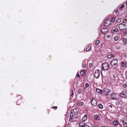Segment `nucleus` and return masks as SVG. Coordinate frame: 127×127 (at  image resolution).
<instances>
[{"mask_svg":"<svg viewBox=\"0 0 127 127\" xmlns=\"http://www.w3.org/2000/svg\"><path fill=\"white\" fill-rule=\"evenodd\" d=\"M122 97H125L126 96V94L125 92H122L120 95Z\"/></svg>","mask_w":127,"mask_h":127,"instance_id":"obj_9","label":"nucleus"},{"mask_svg":"<svg viewBox=\"0 0 127 127\" xmlns=\"http://www.w3.org/2000/svg\"><path fill=\"white\" fill-rule=\"evenodd\" d=\"M109 106L111 108H112V106L111 105H109Z\"/></svg>","mask_w":127,"mask_h":127,"instance_id":"obj_42","label":"nucleus"},{"mask_svg":"<svg viewBox=\"0 0 127 127\" xmlns=\"http://www.w3.org/2000/svg\"><path fill=\"white\" fill-rule=\"evenodd\" d=\"M84 127H90L88 125L85 124Z\"/></svg>","mask_w":127,"mask_h":127,"instance_id":"obj_35","label":"nucleus"},{"mask_svg":"<svg viewBox=\"0 0 127 127\" xmlns=\"http://www.w3.org/2000/svg\"><path fill=\"white\" fill-rule=\"evenodd\" d=\"M126 17L127 18V14L126 15Z\"/></svg>","mask_w":127,"mask_h":127,"instance_id":"obj_46","label":"nucleus"},{"mask_svg":"<svg viewBox=\"0 0 127 127\" xmlns=\"http://www.w3.org/2000/svg\"><path fill=\"white\" fill-rule=\"evenodd\" d=\"M85 124L81 122L79 124V125L80 127H84Z\"/></svg>","mask_w":127,"mask_h":127,"instance_id":"obj_21","label":"nucleus"},{"mask_svg":"<svg viewBox=\"0 0 127 127\" xmlns=\"http://www.w3.org/2000/svg\"><path fill=\"white\" fill-rule=\"evenodd\" d=\"M113 125L115 126H116L118 125V123L117 120H114L113 122Z\"/></svg>","mask_w":127,"mask_h":127,"instance_id":"obj_16","label":"nucleus"},{"mask_svg":"<svg viewBox=\"0 0 127 127\" xmlns=\"http://www.w3.org/2000/svg\"><path fill=\"white\" fill-rule=\"evenodd\" d=\"M117 60L116 59L112 60L110 63L111 65L112 66H114L116 65L117 63Z\"/></svg>","mask_w":127,"mask_h":127,"instance_id":"obj_4","label":"nucleus"},{"mask_svg":"<svg viewBox=\"0 0 127 127\" xmlns=\"http://www.w3.org/2000/svg\"><path fill=\"white\" fill-rule=\"evenodd\" d=\"M98 107L100 109H102L103 108V106L101 104H99L98 105Z\"/></svg>","mask_w":127,"mask_h":127,"instance_id":"obj_25","label":"nucleus"},{"mask_svg":"<svg viewBox=\"0 0 127 127\" xmlns=\"http://www.w3.org/2000/svg\"><path fill=\"white\" fill-rule=\"evenodd\" d=\"M85 61H86V60H85L83 61V63H84L85 62Z\"/></svg>","mask_w":127,"mask_h":127,"instance_id":"obj_43","label":"nucleus"},{"mask_svg":"<svg viewBox=\"0 0 127 127\" xmlns=\"http://www.w3.org/2000/svg\"><path fill=\"white\" fill-rule=\"evenodd\" d=\"M89 87V84L88 83H86L85 85V88H87Z\"/></svg>","mask_w":127,"mask_h":127,"instance_id":"obj_30","label":"nucleus"},{"mask_svg":"<svg viewBox=\"0 0 127 127\" xmlns=\"http://www.w3.org/2000/svg\"><path fill=\"white\" fill-rule=\"evenodd\" d=\"M121 65L123 67H125L126 65V63L125 62H122L121 63Z\"/></svg>","mask_w":127,"mask_h":127,"instance_id":"obj_20","label":"nucleus"},{"mask_svg":"<svg viewBox=\"0 0 127 127\" xmlns=\"http://www.w3.org/2000/svg\"><path fill=\"white\" fill-rule=\"evenodd\" d=\"M100 40H97L96 41L95 43V45L96 46L98 44L100 43Z\"/></svg>","mask_w":127,"mask_h":127,"instance_id":"obj_26","label":"nucleus"},{"mask_svg":"<svg viewBox=\"0 0 127 127\" xmlns=\"http://www.w3.org/2000/svg\"><path fill=\"white\" fill-rule=\"evenodd\" d=\"M115 19L114 17H112L111 18V21L112 22H114L115 21Z\"/></svg>","mask_w":127,"mask_h":127,"instance_id":"obj_34","label":"nucleus"},{"mask_svg":"<svg viewBox=\"0 0 127 127\" xmlns=\"http://www.w3.org/2000/svg\"><path fill=\"white\" fill-rule=\"evenodd\" d=\"M110 36L109 35H107L106 36V37L107 38H110Z\"/></svg>","mask_w":127,"mask_h":127,"instance_id":"obj_41","label":"nucleus"},{"mask_svg":"<svg viewBox=\"0 0 127 127\" xmlns=\"http://www.w3.org/2000/svg\"><path fill=\"white\" fill-rule=\"evenodd\" d=\"M126 5H127V1L126 2Z\"/></svg>","mask_w":127,"mask_h":127,"instance_id":"obj_48","label":"nucleus"},{"mask_svg":"<svg viewBox=\"0 0 127 127\" xmlns=\"http://www.w3.org/2000/svg\"><path fill=\"white\" fill-rule=\"evenodd\" d=\"M91 127H95V126H92Z\"/></svg>","mask_w":127,"mask_h":127,"instance_id":"obj_49","label":"nucleus"},{"mask_svg":"<svg viewBox=\"0 0 127 127\" xmlns=\"http://www.w3.org/2000/svg\"><path fill=\"white\" fill-rule=\"evenodd\" d=\"M111 22L110 20L108 19H106L104 22V25L105 26H107L110 24Z\"/></svg>","mask_w":127,"mask_h":127,"instance_id":"obj_7","label":"nucleus"},{"mask_svg":"<svg viewBox=\"0 0 127 127\" xmlns=\"http://www.w3.org/2000/svg\"><path fill=\"white\" fill-rule=\"evenodd\" d=\"M91 46H88V47L86 49V50L87 51H90V50Z\"/></svg>","mask_w":127,"mask_h":127,"instance_id":"obj_29","label":"nucleus"},{"mask_svg":"<svg viewBox=\"0 0 127 127\" xmlns=\"http://www.w3.org/2000/svg\"><path fill=\"white\" fill-rule=\"evenodd\" d=\"M124 4H123L121 6H119L118 7V8L120 10L122 9L124 7Z\"/></svg>","mask_w":127,"mask_h":127,"instance_id":"obj_23","label":"nucleus"},{"mask_svg":"<svg viewBox=\"0 0 127 127\" xmlns=\"http://www.w3.org/2000/svg\"><path fill=\"white\" fill-rule=\"evenodd\" d=\"M118 31V29H113L112 30L111 32L112 33L117 32Z\"/></svg>","mask_w":127,"mask_h":127,"instance_id":"obj_22","label":"nucleus"},{"mask_svg":"<svg viewBox=\"0 0 127 127\" xmlns=\"http://www.w3.org/2000/svg\"><path fill=\"white\" fill-rule=\"evenodd\" d=\"M82 67H85L86 66V65H85V64H82Z\"/></svg>","mask_w":127,"mask_h":127,"instance_id":"obj_39","label":"nucleus"},{"mask_svg":"<svg viewBox=\"0 0 127 127\" xmlns=\"http://www.w3.org/2000/svg\"><path fill=\"white\" fill-rule=\"evenodd\" d=\"M111 90L107 88H105L102 91V93L105 95H108L110 92Z\"/></svg>","mask_w":127,"mask_h":127,"instance_id":"obj_3","label":"nucleus"},{"mask_svg":"<svg viewBox=\"0 0 127 127\" xmlns=\"http://www.w3.org/2000/svg\"><path fill=\"white\" fill-rule=\"evenodd\" d=\"M73 111L74 114H76L78 113V109L77 108H75L73 110Z\"/></svg>","mask_w":127,"mask_h":127,"instance_id":"obj_12","label":"nucleus"},{"mask_svg":"<svg viewBox=\"0 0 127 127\" xmlns=\"http://www.w3.org/2000/svg\"><path fill=\"white\" fill-rule=\"evenodd\" d=\"M100 75V73L99 70L97 69L95 71V73L94 76L95 78H98L99 77Z\"/></svg>","mask_w":127,"mask_h":127,"instance_id":"obj_5","label":"nucleus"},{"mask_svg":"<svg viewBox=\"0 0 127 127\" xmlns=\"http://www.w3.org/2000/svg\"><path fill=\"white\" fill-rule=\"evenodd\" d=\"M119 28L121 30H123L127 29V22L125 21L122 22L119 24Z\"/></svg>","mask_w":127,"mask_h":127,"instance_id":"obj_1","label":"nucleus"},{"mask_svg":"<svg viewBox=\"0 0 127 127\" xmlns=\"http://www.w3.org/2000/svg\"><path fill=\"white\" fill-rule=\"evenodd\" d=\"M84 104V103L82 102L81 101L78 102L77 103V105L79 106H81Z\"/></svg>","mask_w":127,"mask_h":127,"instance_id":"obj_14","label":"nucleus"},{"mask_svg":"<svg viewBox=\"0 0 127 127\" xmlns=\"http://www.w3.org/2000/svg\"><path fill=\"white\" fill-rule=\"evenodd\" d=\"M51 108L56 109L57 108V106H53V107H51Z\"/></svg>","mask_w":127,"mask_h":127,"instance_id":"obj_36","label":"nucleus"},{"mask_svg":"<svg viewBox=\"0 0 127 127\" xmlns=\"http://www.w3.org/2000/svg\"><path fill=\"white\" fill-rule=\"evenodd\" d=\"M85 71L84 70H82L80 72V74L82 76H84L85 75Z\"/></svg>","mask_w":127,"mask_h":127,"instance_id":"obj_17","label":"nucleus"},{"mask_svg":"<svg viewBox=\"0 0 127 127\" xmlns=\"http://www.w3.org/2000/svg\"><path fill=\"white\" fill-rule=\"evenodd\" d=\"M108 31V30L106 28H103L101 30V32L103 34L106 33Z\"/></svg>","mask_w":127,"mask_h":127,"instance_id":"obj_8","label":"nucleus"},{"mask_svg":"<svg viewBox=\"0 0 127 127\" xmlns=\"http://www.w3.org/2000/svg\"><path fill=\"white\" fill-rule=\"evenodd\" d=\"M123 86L124 88H126L127 87V85L126 84L124 85Z\"/></svg>","mask_w":127,"mask_h":127,"instance_id":"obj_40","label":"nucleus"},{"mask_svg":"<svg viewBox=\"0 0 127 127\" xmlns=\"http://www.w3.org/2000/svg\"><path fill=\"white\" fill-rule=\"evenodd\" d=\"M73 114H72L71 113L70 114V119H69V121H71L72 120V118L73 117Z\"/></svg>","mask_w":127,"mask_h":127,"instance_id":"obj_28","label":"nucleus"},{"mask_svg":"<svg viewBox=\"0 0 127 127\" xmlns=\"http://www.w3.org/2000/svg\"><path fill=\"white\" fill-rule=\"evenodd\" d=\"M64 127H66V126H65Z\"/></svg>","mask_w":127,"mask_h":127,"instance_id":"obj_51","label":"nucleus"},{"mask_svg":"<svg viewBox=\"0 0 127 127\" xmlns=\"http://www.w3.org/2000/svg\"><path fill=\"white\" fill-rule=\"evenodd\" d=\"M123 125V126L125 127H127V122L124 123Z\"/></svg>","mask_w":127,"mask_h":127,"instance_id":"obj_32","label":"nucleus"},{"mask_svg":"<svg viewBox=\"0 0 127 127\" xmlns=\"http://www.w3.org/2000/svg\"><path fill=\"white\" fill-rule=\"evenodd\" d=\"M111 97L112 99H113L116 100L117 99L116 96L115 94H111Z\"/></svg>","mask_w":127,"mask_h":127,"instance_id":"obj_10","label":"nucleus"},{"mask_svg":"<svg viewBox=\"0 0 127 127\" xmlns=\"http://www.w3.org/2000/svg\"><path fill=\"white\" fill-rule=\"evenodd\" d=\"M92 66V64H89V66L90 67H91Z\"/></svg>","mask_w":127,"mask_h":127,"instance_id":"obj_38","label":"nucleus"},{"mask_svg":"<svg viewBox=\"0 0 127 127\" xmlns=\"http://www.w3.org/2000/svg\"><path fill=\"white\" fill-rule=\"evenodd\" d=\"M91 101L92 104L93 106H95L96 105L97 103L96 101L94 98H92Z\"/></svg>","mask_w":127,"mask_h":127,"instance_id":"obj_6","label":"nucleus"},{"mask_svg":"<svg viewBox=\"0 0 127 127\" xmlns=\"http://www.w3.org/2000/svg\"><path fill=\"white\" fill-rule=\"evenodd\" d=\"M76 76L79 78L80 77V75H79V73H77V74L76 75Z\"/></svg>","mask_w":127,"mask_h":127,"instance_id":"obj_37","label":"nucleus"},{"mask_svg":"<svg viewBox=\"0 0 127 127\" xmlns=\"http://www.w3.org/2000/svg\"><path fill=\"white\" fill-rule=\"evenodd\" d=\"M71 93H70V96H71L72 97L73 96V90L72 89L71 91Z\"/></svg>","mask_w":127,"mask_h":127,"instance_id":"obj_31","label":"nucleus"},{"mask_svg":"<svg viewBox=\"0 0 127 127\" xmlns=\"http://www.w3.org/2000/svg\"><path fill=\"white\" fill-rule=\"evenodd\" d=\"M87 119V115L86 114H85L84 115L83 117L82 118V120L84 122H85Z\"/></svg>","mask_w":127,"mask_h":127,"instance_id":"obj_15","label":"nucleus"},{"mask_svg":"<svg viewBox=\"0 0 127 127\" xmlns=\"http://www.w3.org/2000/svg\"><path fill=\"white\" fill-rule=\"evenodd\" d=\"M94 119L96 120H99L100 119V117L99 116L97 115H95L94 116Z\"/></svg>","mask_w":127,"mask_h":127,"instance_id":"obj_11","label":"nucleus"},{"mask_svg":"<svg viewBox=\"0 0 127 127\" xmlns=\"http://www.w3.org/2000/svg\"><path fill=\"white\" fill-rule=\"evenodd\" d=\"M121 21V19L120 18H117L116 20L117 22L118 23H120Z\"/></svg>","mask_w":127,"mask_h":127,"instance_id":"obj_27","label":"nucleus"},{"mask_svg":"<svg viewBox=\"0 0 127 127\" xmlns=\"http://www.w3.org/2000/svg\"><path fill=\"white\" fill-rule=\"evenodd\" d=\"M118 37L117 35L115 36L114 37V39L115 41H117L118 40Z\"/></svg>","mask_w":127,"mask_h":127,"instance_id":"obj_24","label":"nucleus"},{"mask_svg":"<svg viewBox=\"0 0 127 127\" xmlns=\"http://www.w3.org/2000/svg\"><path fill=\"white\" fill-rule=\"evenodd\" d=\"M123 41L124 44H126L127 43V39L125 38H123L122 39Z\"/></svg>","mask_w":127,"mask_h":127,"instance_id":"obj_18","label":"nucleus"},{"mask_svg":"<svg viewBox=\"0 0 127 127\" xmlns=\"http://www.w3.org/2000/svg\"><path fill=\"white\" fill-rule=\"evenodd\" d=\"M122 123H124V121L123 120H122Z\"/></svg>","mask_w":127,"mask_h":127,"instance_id":"obj_45","label":"nucleus"},{"mask_svg":"<svg viewBox=\"0 0 127 127\" xmlns=\"http://www.w3.org/2000/svg\"><path fill=\"white\" fill-rule=\"evenodd\" d=\"M106 127L105 126H101V127Z\"/></svg>","mask_w":127,"mask_h":127,"instance_id":"obj_47","label":"nucleus"},{"mask_svg":"<svg viewBox=\"0 0 127 127\" xmlns=\"http://www.w3.org/2000/svg\"><path fill=\"white\" fill-rule=\"evenodd\" d=\"M109 67V65L107 63H104L102 65V70L103 71L107 70H108Z\"/></svg>","mask_w":127,"mask_h":127,"instance_id":"obj_2","label":"nucleus"},{"mask_svg":"<svg viewBox=\"0 0 127 127\" xmlns=\"http://www.w3.org/2000/svg\"><path fill=\"white\" fill-rule=\"evenodd\" d=\"M96 91L98 93H100L101 94L102 93V90H100L98 88H96Z\"/></svg>","mask_w":127,"mask_h":127,"instance_id":"obj_13","label":"nucleus"},{"mask_svg":"<svg viewBox=\"0 0 127 127\" xmlns=\"http://www.w3.org/2000/svg\"><path fill=\"white\" fill-rule=\"evenodd\" d=\"M69 115V114H66V116L68 117Z\"/></svg>","mask_w":127,"mask_h":127,"instance_id":"obj_44","label":"nucleus"},{"mask_svg":"<svg viewBox=\"0 0 127 127\" xmlns=\"http://www.w3.org/2000/svg\"><path fill=\"white\" fill-rule=\"evenodd\" d=\"M108 58L110 59H113L114 58V55L112 54L109 55H108Z\"/></svg>","mask_w":127,"mask_h":127,"instance_id":"obj_19","label":"nucleus"},{"mask_svg":"<svg viewBox=\"0 0 127 127\" xmlns=\"http://www.w3.org/2000/svg\"><path fill=\"white\" fill-rule=\"evenodd\" d=\"M82 91V90L81 89H79L78 91V92L79 93H80Z\"/></svg>","mask_w":127,"mask_h":127,"instance_id":"obj_33","label":"nucleus"},{"mask_svg":"<svg viewBox=\"0 0 127 127\" xmlns=\"http://www.w3.org/2000/svg\"><path fill=\"white\" fill-rule=\"evenodd\" d=\"M18 102H17V104L18 105L19 104H17Z\"/></svg>","mask_w":127,"mask_h":127,"instance_id":"obj_50","label":"nucleus"}]
</instances>
